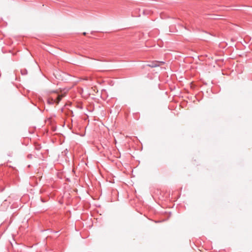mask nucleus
<instances>
[{
    "label": "nucleus",
    "instance_id": "nucleus-3",
    "mask_svg": "<svg viewBox=\"0 0 252 252\" xmlns=\"http://www.w3.org/2000/svg\"><path fill=\"white\" fill-rule=\"evenodd\" d=\"M28 158H32V155H29L28 156Z\"/></svg>",
    "mask_w": 252,
    "mask_h": 252
},
{
    "label": "nucleus",
    "instance_id": "nucleus-4",
    "mask_svg": "<svg viewBox=\"0 0 252 252\" xmlns=\"http://www.w3.org/2000/svg\"><path fill=\"white\" fill-rule=\"evenodd\" d=\"M83 34L84 35H86V32H83Z\"/></svg>",
    "mask_w": 252,
    "mask_h": 252
},
{
    "label": "nucleus",
    "instance_id": "nucleus-2",
    "mask_svg": "<svg viewBox=\"0 0 252 252\" xmlns=\"http://www.w3.org/2000/svg\"><path fill=\"white\" fill-rule=\"evenodd\" d=\"M164 63L165 62H164L154 61L150 63L147 64V66L151 67H156L157 66H159L162 64H164Z\"/></svg>",
    "mask_w": 252,
    "mask_h": 252
},
{
    "label": "nucleus",
    "instance_id": "nucleus-1",
    "mask_svg": "<svg viewBox=\"0 0 252 252\" xmlns=\"http://www.w3.org/2000/svg\"><path fill=\"white\" fill-rule=\"evenodd\" d=\"M63 97V94H56L55 96H50L47 99V102L49 104H59Z\"/></svg>",
    "mask_w": 252,
    "mask_h": 252
}]
</instances>
